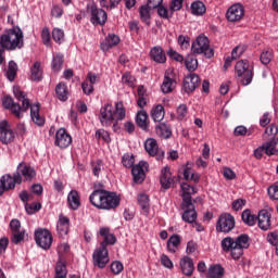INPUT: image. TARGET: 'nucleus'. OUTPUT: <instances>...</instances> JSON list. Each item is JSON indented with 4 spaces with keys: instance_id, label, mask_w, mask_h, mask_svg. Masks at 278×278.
I'll list each match as a JSON object with an SVG mask.
<instances>
[{
    "instance_id": "obj_1",
    "label": "nucleus",
    "mask_w": 278,
    "mask_h": 278,
    "mask_svg": "<svg viewBox=\"0 0 278 278\" xmlns=\"http://www.w3.org/2000/svg\"><path fill=\"white\" fill-rule=\"evenodd\" d=\"M25 47V39L23 30L18 26H14L11 29L5 30L0 37V66L5 62L3 53L7 51H16V49H23Z\"/></svg>"
},
{
    "instance_id": "obj_2",
    "label": "nucleus",
    "mask_w": 278,
    "mask_h": 278,
    "mask_svg": "<svg viewBox=\"0 0 278 278\" xmlns=\"http://www.w3.org/2000/svg\"><path fill=\"white\" fill-rule=\"evenodd\" d=\"M13 94L15 99H17L21 103L14 102V98L11 96H4L2 99V105L4 110H10L11 114L14 115L15 118H21L23 116L22 112H27L29 108H31V102L27 99V93L21 90V87H13Z\"/></svg>"
},
{
    "instance_id": "obj_3",
    "label": "nucleus",
    "mask_w": 278,
    "mask_h": 278,
    "mask_svg": "<svg viewBox=\"0 0 278 278\" xmlns=\"http://www.w3.org/2000/svg\"><path fill=\"white\" fill-rule=\"evenodd\" d=\"M126 112L123 102H117L115 108L111 103L104 104L100 109L99 121L102 127H112L116 131L117 122L125 119Z\"/></svg>"
},
{
    "instance_id": "obj_4",
    "label": "nucleus",
    "mask_w": 278,
    "mask_h": 278,
    "mask_svg": "<svg viewBox=\"0 0 278 278\" xmlns=\"http://www.w3.org/2000/svg\"><path fill=\"white\" fill-rule=\"evenodd\" d=\"M235 75L237 79H239L241 86H250L253 81V77H255L253 65H251L249 60L238 61L235 65Z\"/></svg>"
},
{
    "instance_id": "obj_5",
    "label": "nucleus",
    "mask_w": 278,
    "mask_h": 278,
    "mask_svg": "<svg viewBox=\"0 0 278 278\" xmlns=\"http://www.w3.org/2000/svg\"><path fill=\"white\" fill-rule=\"evenodd\" d=\"M192 53L203 54L208 60L214 58V49L210 48V39L205 35H200L191 46Z\"/></svg>"
},
{
    "instance_id": "obj_6",
    "label": "nucleus",
    "mask_w": 278,
    "mask_h": 278,
    "mask_svg": "<svg viewBox=\"0 0 278 278\" xmlns=\"http://www.w3.org/2000/svg\"><path fill=\"white\" fill-rule=\"evenodd\" d=\"M35 242L38 247L47 251L51 249V244H53V236L49 229L38 228L35 231Z\"/></svg>"
},
{
    "instance_id": "obj_7",
    "label": "nucleus",
    "mask_w": 278,
    "mask_h": 278,
    "mask_svg": "<svg viewBox=\"0 0 278 278\" xmlns=\"http://www.w3.org/2000/svg\"><path fill=\"white\" fill-rule=\"evenodd\" d=\"M93 266L97 268H105L110 264V252L105 248V243L100 244L98 249L94 250L92 254Z\"/></svg>"
},
{
    "instance_id": "obj_8",
    "label": "nucleus",
    "mask_w": 278,
    "mask_h": 278,
    "mask_svg": "<svg viewBox=\"0 0 278 278\" xmlns=\"http://www.w3.org/2000/svg\"><path fill=\"white\" fill-rule=\"evenodd\" d=\"M233 227H236V218L229 213H224L217 220L216 231L218 233H229Z\"/></svg>"
},
{
    "instance_id": "obj_9",
    "label": "nucleus",
    "mask_w": 278,
    "mask_h": 278,
    "mask_svg": "<svg viewBox=\"0 0 278 278\" xmlns=\"http://www.w3.org/2000/svg\"><path fill=\"white\" fill-rule=\"evenodd\" d=\"M180 207L184 211L181 218L185 223H189V225H192V223L197 222L198 214L193 202H190V200L186 198L185 202H181Z\"/></svg>"
},
{
    "instance_id": "obj_10",
    "label": "nucleus",
    "mask_w": 278,
    "mask_h": 278,
    "mask_svg": "<svg viewBox=\"0 0 278 278\" xmlns=\"http://www.w3.org/2000/svg\"><path fill=\"white\" fill-rule=\"evenodd\" d=\"M88 12H90V23L97 27V25H105L108 23V12L103 9H99L97 4L92 3L88 5Z\"/></svg>"
},
{
    "instance_id": "obj_11",
    "label": "nucleus",
    "mask_w": 278,
    "mask_h": 278,
    "mask_svg": "<svg viewBox=\"0 0 278 278\" xmlns=\"http://www.w3.org/2000/svg\"><path fill=\"white\" fill-rule=\"evenodd\" d=\"M16 138V134L8 121L0 122V142L2 144H12Z\"/></svg>"
},
{
    "instance_id": "obj_12",
    "label": "nucleus",
    "mask_w": 278,
    "mask_h": 278,
    "mask_svg": "<svg viewBox=\"0 0 278 278\" xmlns=\"http://www.w3.org/2000/svg\"><path fill=\"white\" fill-rule=\"evenodd\" d=\"M199 86H201V77L195 73H190L182 81V92L186 94H192Z\"/></svg>"
},
{
    "instance_id": "obj_13",
    "label": "nucleus",
    "mask_w": 278,
    "mask_h": 278,
    "mask_svg": "<svg viewBox=\"0 0 278 278\" xmlns=\"http://www.w3.org/2000/svg\"><path fill=\"white\" fill-rule=\"evenodd\" d=\"M177 88V79L175 78V72L167 70L164 75L163 83L161 85V91L163 94H170L173 90Z\"/></svg>"
},
{
    "instance_id": "obj_14",
    "label": "nucleus",
    "mask_w": 278,
    "mask_h": 278,
    "mask_svg": "<svg viewBox=\"0 0 278 278\" xmlns=\"http://www.w3.org/2000/svg\"><path fill=\"white\" fill-rule=\"evenodd\" d=\"M149 168V163L141 161L139 164L132 166L131 175L134 184H142L147 179L146 170Z\"/></svg>"
},
{
    "instance_id": "obj_15",
    "label": "nucleus",
    "mask_w": 278,
    "mask_h": 278,
    "mask_svg": "<svg viewBox=\"0 0 278 278\" xmlns=\"http://www.w3.org/2000/svg\"><path fill=\"white\" fill-rule=\"evenodd\" d=\"M73 143V137L68 135L66 128H60L55 132L54 146L59 147V149H68Z\"/></svg>"
},
{
    "instance_id": "obj_16",
    "label": "nucleus",
    "mask_w": 278,
    "mask_h": 278,
    "mask_svg": "<svg viewBox=\"0 0 278 278\" xmlns=\"http://www.w3.org/2000/svg\"><path fill=\"white\" fill-rule=\"evenodd\" d=\"M227 21L238 23L244 17V7L241 3L232 4L226 13Z\"/></svg>"
},
{
    "instance_id": "obj_17",
    "label": "nucleus",
    "mask_w": 278,
    "mask_h": 278,
    "mask_svg": "<svg viewBox=\"0 0 278 278\" xmlns=\"http://www.w3.org/2000/svg\"><path fill=\"white\" fill-rule=\"evenodd\" d=\"M121 205V198L114 192L104 190V198L101 210H116Z\"/></svg>"
},
{
    "instance_id": "obj_18",
    "label": "nucleus",
    "mask_w": 278,
    "mask_h": 278,
    "mask_svg": "<svg viewBox=\"0 0 278 278\" xmlns=\"http://www.w3.org/2000/svg\"><path fill=\"white\" fill-rule=\"evenodd\" d=\"M15 175H20L22 177V181H31L34 177H36V169L34 167L27 165L25 162H22L17 165V169Z\"/></svg>"
},
{
    "instance_id": "obj_19",
    "label": "nucleus",
    "mask_w": 278,
    "mask_h": 278,
    "mask_svg": "<svg viewBox=\"0 0 278 278\" xmlns=\"http://www.w3.org/2000/svg\"><path fill=\"white\" fill-rule=\"evenodd\" d=\"M0 179L2 180V184H4L5 186L7 192L9 190H14V188H16V185L21 186L23 184V177L16 173H14L13 176L10 174H5Z\"/></svg>"
},
{
    "instance_id": "obj_20",
    "label": "nucleus",
    "mask_w": 278,
    "mask_h": 278,
    "mask_svg": "<svg viewBox=\"0 0 278 278\" xmlns=\"http://www.w3.org/2000/svg\"><path fill=\"white\" fill-rule=\"evenodd\" d=\"M144 149L147 153H149V155H151L152 157H155V155H157V160H164V151L160 150L157 141L155 139H148L144 142Z\"/></svg>"
},
{
    "instance_id": "obj_21",
    "label": "nucleus",
    "mask_w": 278,
    "mask_h": 278,
    "mask_svg": "<svg viewBox=\"0 0 278 278\" xmlns=\"http://www.w3.org/2000/svg\"><path fill=\"white\" fill-rule=\"evenodd\" d=\"M161 186L164 190H168L175 184V178H173V174H170V167H164L161 170Z\"/></svg>"
},
{
    "instance_id": "obj_22",
    "label": "nucleus",
    "mask_w": 278,
    "mask_h": 278,
    "mask_svg": "<svg viewBox=\"0 0 278 278\" xmlns=\"http://www.w3.org/2000/svg\"><path fill=\"white\" fill-rule=\"evenodd\" d=\"M150 58L156 64H166V52L160 46H155L150 50Z\"/></svg>"
},
{
    "instance_id": "obj_23",
    "label": "nucleus",
    "mask_w": 278,
    "mask_h": 278,
    "mask_svg": "<svg viewBox=\"0 0 278 278\" xmlns=\"http://www.w3.org/2000/svg\"><path fill=\"white\" fill-rule=\"evenodd\" d=\"M180 269L182 275H186V277H192V274L194 273V262L190 256H185L179 262Z\"/></svg>"
},
{
    "instance_id": "obj_24",
    "label": "nucleus",
    "mask_w": 278,
    "mask_h": 278,
    "mask_svg": "<svg viewBox=\"0 0 278 278\" xmlns=\"http://www.w3.org/2000/svg\"><path fill=\"white\" fill-rule=\"evenodd\" d=\"M256 220L258 223L260 229L263 231H268L270 229V214H268V211H260Z\"/></svg>"
},
{
    "instance_id": "obj_25",
    "label": "nucleus",
    "mask_w": 278,
    "mask_h": 278,
    "mask_svg": "<svg viewBox=\"0 0 278 278\" xmlns=\"http://www.w3.org/2000/svg\"><path fill=\"white\" fill-rule=\"evenodd\" d=\"M30 118L35 125L42 127L45 125V117L40 116V103L30 104Z\"/></svg>"
},
{
    "instance_id": "obj_26",
    "label": "nucleus",
    "mask_w": 278,
    "mask_h": 278,
    "mask_svg": "<svg viewBox=\"0 0 278 278\" xmlns=\"http://www.w3.org/2000/svg\"><path fill=\"white\" fill-rule=\"evenodd\" d=\"M104 194H105V190L103 189L94 190L89 197V201L91 205H93V207H98V210H101L103 205Z\"/></svg>"
},
{
    "instance_id": "obj_27",
    "label": "nucleus",
    "mask_w": 278,
    "mask_h": 278,
    "mask_svg": "<svg viewBox=\"0 0 278 278\" xmlns=\"http://www.w3.org/2000/svg\"><path fill=\"white\" fill-rule=\"evenodd\" d=\"M137 127H140L143 131H149V114L147 111L141 110L136 116Z\"/></svg>"
},
{
    "instance_id": "obj_28",
    "label": "nucleus",
    "mask_w": 278,
    "mask_h": 278,
    "mask_svg": "<svg viewBox=\"0 0 278 278\" xmlns=\"http://www.w3.org/2000/svg\"><path fill=\"white\" fill-rule=\"evenodd\" d=\"M121 42V37L117 35H109L105 40L101 43L102 51H110L112 47H117V45Z\"/></svg>"
},
{
    "instance_id": "obj_29",
    "label": "nucleus",
    "mask_w": 278,
    "mask_h": 278,
    "mask_svg": "<svg viewBox=\"0 0 278 278\" xmlns=\"http://www.w3.org/2000/svg\"><path fill=\"white\" fill-rule=\"evenodd\" d=\"M155 131L160 138H163L164 140H168L173 136V129L170 128V125H167L166 123H161L155 127Z\"/></svg>"
},
{
    "instance_id": "obj_30",
    "label": "nucleus",
    "mask_w": 278,
    "mask_h": 278,
    "mask_svg": "<svg viewBox=\"0 0 278 278\" xmlns=\"http://www.w3.org/2000/svg\"><path fill=\"white\" fill-rule=\"evenodd\" d=\"M100 236L104 238L100 244H104L105 249H108V244H116V236L110 233V228H100Z\"/></svg>"
},
{
    "instance_id": "obj_31",
    "label": "nucleus",
    "mask_w": 278,
    "mask_h": 278,
    "mask_svg": "<svg viewBox=\"0 0 278 278\" xmlns=\"http://www.w3.org/2000/svg\"><path fill=\"white\" fill-rule=\"evenodd\" d=\"M181 244V237L179 235H173L167 240V251L168 253H177L179 251V245Z\"/></svg>"
},
{
    "instance_id": "obj_32",
    "label": "nucleus",
    "mask_w": 278,
    "mask_h": 278,
    "mask_svg": "<svg viewBox=\"0 0 278 278\" xmlns=\"http://www.w3.org/2000/svg\"><path fill=\"white\" fill-rule=\"evenodd\" d=\"M151 10L149 5L144 4L139 8V16L141 23H144L148 27H151Z\"/></svg>"
},
{
    "instance_id": "obj_33",
    "label": "nucleus",
    "mask_w": 278,
    "mask_h": 278,
    "mask_svg": "<svg viewBox=\"0 0 278 278\" xmlns=\"http://www.w3.org/2000/svg\"><path fill=\"white\" fill-rule=\"evenodd\" d=\"M180 188L182 190V203H186V199L192 203V194H197V189L186 182L181 184Z\"/></svg>"
},
{
    "instance_id": "obj_34",
    "label": "nucleus",
    "mask_w": 278,
    "mask_h": 278,
    "mask_svg": "<svg viewBox=\"0 0 278 278\" xmlns=\"http://www.w3.org/2000/svg\"><path fill=\"white\" fill-rule=\"evenodd\" d=\"M55 94L59 101H68V86L64 83H59L55 86Z\"/></svg>"
},
{
    "instance_id": "obj_35",
    "label": "nucleus",
    "mask_w": 278,
    "mask_h": 278,
    "mask_svg": "<svg viewBox=\"0 0 278 278\" xmlns=\"http://www.w3.org/2000/svg\"><path fill=\"white\" fill-rule=\"evenodd\" d=\"M67 203L71 210H79L81 202L79 201V192L72 190L67 195Z\"/></svg>"
},
{
    "instance_id": "obj_36",
    "label": "nucleus",
    "mask_w": 278,
    "mask_h": 278,
    "mask_svg": "<svg viewBox=\"0 0 278 278\" xmlns=\"http://www.w3.org/2000/svg\"><path fill=\"white\" fill-rule=\"evenodd\" d=\"M164 116H165V111L162 104H159L152 109L151 118L152 121H154V123H161V121H164Z\"/></svg>"
},
{
    "instance_id": "obj_37",
    "label": "nucleus",
    "mask_w": 278,
    "mask_h": 278,
    "mask_svg": "<svg viewBox=\"0 0 278 278\" xmlns=\"http://www.w3.org/2000/svg\"><path fill=\"white\" fill-rule=\"evenodd\" d=\"M235 247H239V249H249L251 247V238L247 233H242L235 239Z\"/></svg>"
},
{
    "instance_id": "obj_38",
    "label": "nucleus",
    "mask_w": 278,
    "mask_h": 278,
    "mask_svg": "<svg viewBox=\"0 0 278 278\" xmlns=\"http://www.w3.org/2000/svg\"><path fill=\"white\" fill-rule=\"evenodd\" d=\"M241 219L248 227H253L257 223V216L251 214V210L249 208L242 212Z\"/></svg>"
},
{
    "instance_id": "obj_39",
    "label": "nucleus",
    "mask_w": 278,
    "mask_h": 278,
    "mask_svg": "<svg viewBox=\"0 0 278 278\" xmlns=\"http://www.w3.org/2000/svg\"><path fill=\"white\" fill-rule=\"evenodd\" d=\"M30 79L31 81H42V68L40 67V62H35L30 68Z\"/></svg>"
},
{
    "instance_id": "obj_40",
    "label": "nucleus",
    "mask_w": 278,
    "mask_h": 278,
    "mask_svg": "<svg viewBox=\"0 0 278 278\" xmlns=\"http://www.w3.org/2000/svg\"><path fill=\"white\" fill-rule=\"evenodd\" d=\"M54 277H67L68 269L66 268V262L62 261V258H59L54 267Z\"/></svg>"
},
{
    "instance_id": "obj_41",
    "label": "nucleus",
    "mask_w": 278,
    "mask_h": 278,
    "mask_svg": "<svg viewBox=\"0 0 278 278\" xmlns=\"http://www.w3.org/2000/svg\"><path fill=\"white\" fill-rule=\"evenodd\" d=\"M208 278H223L225 277V268L220 265H212L207 271Z\"/></svg>"
},
{
    "instance_id": "obj_42",
    "label": "nucleus",
    "mask_w": 278,
    "mask_h": 278,
    "mask_svg": "<svg viewBox=\"0 0 278 278\" xmlns=\"http://www.w3.org/2000/svg\"><path fill=\"white\" fill-rule=\"evenodd\" d=\"M205 12H207V9L202 1H195L191 3V13L193 16H203Z\"/></svg>"
},
{
    "instance_id": "obj_43",
    "label": "nucleus",
    "mask_w": 278,
    "mask_h": 278,
    "mask_svg": "<svg viewBox=\"0 0 278 278\" xmlns=\"http://www.w3.org/2000/svg\"><path fill=\"white\" fill-rule=\"evenodd\" d=\"M16 73H18V65L14 61L9 62V67L7 71V78L9 81H14L16 79Z\"/></svg>"
},
{
    "instance_id": "obj_44",
    "label": "nucleus",
    "mask_w": 278,
    "mask_h": 278,
    "mask_svg": "<svg viewBox=\"0 0 278 278\" xmlns=\"http://www.w3.org/2000/svg\"><path fill=\"white\" fill-rule=\"evenodd\" d=\"M185 66L189 73H194L195 68L199 67V61L197 58L189 55L185 59Z\"/></svg>"
},
{
    "instance_id": "obj_45",
    "label": "nucleus",
    "mask_w": 278,
    "mask_h": 278,
    "mask_svg": "<svg viewBox=\"0 0 278 278\" xmlns=\"http://www.w3.org/2000/svg\"><path fill=\"white\" fill-rule=\"evenodd\" d=\"M62 64H64V54H55L52 60V70L59 73V71H62Z\"/></svg>"
},
{
    "instance_id": "obj_46",
    "label": "nucleus",
    "mask_w": 278,
    "mask_h": 278,
    "mask_svg": "<svg viewBox=\"0 0 278 278\" xmlns=\"http://www.w3.org/2000/svg\"><path fill=\"white\" fill-rule=\"evenodd\" d=\"M236 247V239L231 237H226L222 240V249L225 253H229V251Z\"/></svg>"
},
{
    "instance_id": "obj_47",
    "label": "nucleus",
    "mask_w": 278,
    "mask_h": 278,
    "mask_svg": "<svg viewBox=\"0 0 278 278\" xmlns=\"http://www.w3.org/2000/svg\"><path fill=\"white\" fill-rule=\"evenodd\" d=\"M138 204L140 205L143 212H149V207H151L149 195L141 193L138 197Z\"/></svg>"
},
{
    "instance_id": "obj_48",
    "label": "nucleus",
    "mask_w": 278,
    "mask_h": 278,
    "mask_svg": "<svg viewBox=\"0 0 278 278\" xmlns=\"http://www.w3.org/2000/svg\"><path fill=\"white\" fill-rule=\"evenodd\" d=\"M275 147H277V141L275 140V138H273L270 141H267L263 146V149H264L266 155H275V153L277 152Z\"/></svg>"
},
{
    "instance_id": "obj_49",
    "label": "nucleus",
    "mask_w": 278,
    "mask_h": 278,
    "mask_svg": "<svg viewBox=\"0 0 278 278\" xmlns=\"http://www.w3.org/2000/svg\"><path fill=\"white\" fill-rule=\"evenodd\" d=\"M23 240H25V230L24 229L12 232L11 242L13 244H21V242H23Z\"/></svg>"
},
{
    "instance_id": "obj_50",
    "label": "nucleus",
    "mask_w": 278,
    "mask_h": 278,
    "mask_svg": "<svg viewBox=\"0 0 278 278\" xmlns=\"http://www.w3.org/2000/svg\"><path fill=\"white\" fill-rule=\"evenodd\" d=\"M260 60H261L262 64H264L265 66L267 64H270V62L273 61V50H270V49L264 50L261 53Z\"/></svg>"
},
{
    "instance_id": "obj_51",
    "label": "nucleus",
    "mask_w": 278,
    "mask_h": 278,
    "mask_svg": "<svg viewBox=\"0 0 278 278\" xmlns=\"http://www.w3.org/2000/svg\"><path fill=\"white\" fill-rule=\"evenodd\" d=\"M25 210L27 214H36V212H40V210H42V204H40V202H34L31 204L26 203Z\"/></svg>"
},
{
    "instance_id": "obj_52",
    "label": "nucleus",
    "mask_w": 278,
    "mask_h": 278,
    "mask_svg": "<svg viewBox=\"0 0 278 278\" xmlns=\"http://www.w3.org/2000/svg\"><path fill=\"white\" fill-rule=\"evenodd\" d=\"M52 38L54 42H58V45H62V42H64V30L60 28H53Z\"/></svg>"
},
{
    "instance_id": "obj_53",
    "label": "nucleus",
    "mask_w": 278,
    "mask_h": 278,
    "mask_svg": "<svg viewBox=\"0 0 278 278\" xmlns=\"http://www.w3.org/2000/svg\"><path fill=\"white\" fill-rule=\"evenodd\" d=\"M135 162L134 154H124L122 157V164L125 168H132Z\"/></svg>"
},
{
    "instance_id": "obj_54",
    "label": "nucleus",
    "mask_w": 278,
    "mask_h": 278,
    "mask_svg": "<svg viewBox=\"0 0 278 278\" xmlns=\"http://www.w3.org/2000/svg\"><path fill=\"white\" fill-rule=\"evenodd\" d=\"M58 253H59V260L64 261V256L67 253H71V245H68V243H61L58 247Z\"/></svg>"
},
{
    "instance_id": "obj_55",
    "label": "nucleus",
    "mask_w": 278,
    "mask_h": 278,
    "mask_svg": "<svg viewBox=\"0 0 278 278\" xmlns=\"http://www.w3.org/2000/svg\"><path fill=\"white\" fill-rule=\"evenodd\" d=\"M96 138L97 140L103 139L104 142H112V139L110 138V132H108L105 129H98L96 131Z\"/></svg>"
},
{
    "instance_id": "obj_56",
    "label": "nucleus",
    "mask_w": 278,
    "mask_h": 278,
    "mask_svg": "<svg viewBox=\"0 0 278 278\" xmlns=\"http://www.w3.org/2000/svg\"><path fill=\"white\" fill-rule=\"evenodd\" d=\"M42 42L46 47H51V31L48 27H43L41 31Z\"/></svg>"
},
{
    "instance_id": "obj_57",
    "label": "nucleus",
    "mask_w": 278,
    "mask_h": 278,
    "mask_svg": "<svg viewBox=\"0 0 278 278\" xmlns=\"http://www.w3.org/2000/svg\"><path fill=\"white\" fill-rule=\"evenodd\" d=\"M268 197L269 199H271L273 201H278V181L273 184L268 189Z\"/></svg>"
},
{
    "instance_id": "obj_58",
    "label": "nucleus",
    "mask_w": 278,
    "mask_h": 278,
    "mask_svg": "<svg viewBox=\"0 0 278 278\" xmlns=\"http://www.w3.org/2000/svg\"><path fill=\"white\" fill-rule=\"evenodd\" d=\"M63 14H64V8H62V5L60 4L52 5L51 16H53L54 18H62Z\"/></svg>"
},
{
    "instance_id": "obj_59",
    "label": "nucleus",
    "mask_w": 278,
    "mask_h": 278,
    "mask_svg": "<svg viewBox=\"0 0 278 278\" xmlns=\"http://www.w3.org/2000/svg\"><path fill=\"white\" fill-rule=\"evenodd\" d=\"M157 14L159 16H161V18H173V11H170V13H168V9H166L164 5H159L157 8Z\"/></svg>"
},
{
    "instance_id": "obj_60",
    "label": "nucleus",
    "mask_w": 278,
    "mask_h": 278,
    "mask_svg": "<svg viewBox=\"0 0 278 278\" xmlns=\"http://www.w3.org/2000/svg\"><path fill=\"white\" fill-rule=\"evenodd\" d=\"M136 81V78L131 76V73L126 72L122 76V84H125L126 86H129L130 88L134 87V83Z\"/></svg>"
},
{
    "instance_id": "obj_61",
    "label": "nucleus",
    "mask_w": 278,
    "mask_h": 278,
    "mask_svg": "<svg viewBox=\"0 0 278 278\" xmlns=\"http://www.w3.org/2000/svg\"><path fill=\"white\" fill-rule=\"evenodd\" d=\"M229 252L232 260H240V257L244 255V250H242V248H239L238 245H235Z\"/></svg>"
},
{
    "instance_id": "obj_62",
    "label": "nucleus",
    "mask_w": 278,
    "mask_h": 278,
    "mask_svg": "<svg viewBox=\"0 0 278 278\" xmlns=\"http://www.w3.org/2000/svg\"><path fill=\"white\" fill-rule=\"evenodd\" d=\"M123 270H124V266H123V263H121L119 261H114L111 264V271L113 273V275H121Z\"/></svg>"
},
{
    "instance_id": "obj_63",
    "label": "nucleus",
    "mask_w": 278,
    "mask_h": 278,
    "mask_svg": "<svg viewBox=\"0 0 278 278\" xmlns=\"http://www.w3.org/2000/svg\"><path fill=\"white\" fill-rule=\"evenodd\" d=\"M187 115H188V106L186 104H180L177 108V119L184 121V118H186Z\"/></svg>"
},
{
    "instance_id": "obj_64",
    "label": "nucleus",
    "mask_w": 278,
    "mask_h": 278,
    "mask_svg": "<svg viewBox=\"0 0 278 278\" xmlns=\"http://www.w3.org/2000/svg\"><path fill=\"white\" fill-rule=\"evenodd\" d=\"M245 205H247V200L240 198L232 202L231 207L235 212H240V210H242V207H244Z\"/></svg>"
}]
</instances>
